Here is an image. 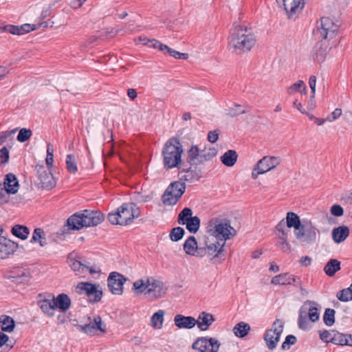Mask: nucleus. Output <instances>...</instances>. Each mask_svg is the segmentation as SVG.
I'll return each mask as SVG.
<instances>
[{"instance_id":"obj_12","label":"nucleus","mask_w":352,"mask_h":352,"mask_svg":"<svg viewBox=\"0 0 352 352\" xmlns=\"http://www.w3.org/2000/svg\"><path fill=\"white\" fill-rule=\"evenodd\" d=\"M294 235L302 245H312L318 239L317 228L311 221L303 220V226L295 232Z\"/></svg>"},{"instance_id":"obj_36","label":"nucleus","mask_w":352,"mask_h":352,"mask_svg":"<svg viewBox=\"0 0 352 352\" xmlns=\"http://www.w3.org/2000/svg\"><path fill=\"white\" fill-rule=\"evenodd\" d=\"M201 177V173L199 169L197 168H195L194 169L190 168L181 175L180 179L186 182H194L198 181Z\"/></svg>"},{"instance_id":"obj_33","label":"nucleus","mask_w":352,"mask_h":352,"mask_svg":"<svg viewBox=\"0 0 352 352\" xmlns=\"http://www.w3.org/2000/svg\"><path fill=\"white\" fill-rule=\"evenodd\" d=\"M296 281V277L288 273L280 274L272 278L271 283L277 285H291Z\"/></svg>"},{"instance_id":"obj_6","label":"nucleus","mask_w":352,"mask_h":352,"mask_svg":"<svg viewBox=\"0 0 352 352\" xmlns=\"http://www.w3.org/2000/svg\"><path fill=\"white\" fill-rule=\"evenodd\" d=\"M45 157L46 166L43 164L35 166L34 170L43 188L50 189L55 185L54 177L52 173L54 167V149L50 144H47Z\"/></svg>"},{"instance_id":"obj_45","label":"nucleus","mask_w":352,"mask_h":352,"mask_svg":"<svg viewBox=\"0 0 352 352\" xmlns=\"http://www.w3.org/2000/svg\"><path fill=\"white\" fill-rule=\"evenodd\" d=\"M201 151L204 164L212 160L217 155V149L213 146L204 147Z\"/></svg>"},{"instance_id":"obj_15","label":"nucleus","mask_w":352,"mask_h":352,"mask_svg":"<svg viewBox=\"0 0 352 352\" xmlns=\"http://www.w3.org/2000/svg\"><path fill=\"white\" fill-rule=\"evenodd\" d=\"M320 37L324 41L332 40L339 31V26L332 19L323 16L320 19V26L318 28Z\"/></svg>"},{"instance_id":"obj_60","label":"nucleus","mask_w":352,"mask_h":352,"mask_svg":"<svg viewBox=\"0 0 352 352\" xmlns=\"http://www.w3.org/2000/svg\"><path fill=\"white\" fill-rule=\"evenodd\" d=\"M331 213L336 217H341L344 213V210L340 205L335 204L331 208Z\"/></svg>"},{"instance_id":"obj_40","label":"nucleus","mask_w":352,"mask_h":352,"mask_svg":"<svg viewBox=\"0 0 352 352\" xmlns=\"http://www.w3.org/2000/svg\"><path fill=\"white\" fill-rule=\"evenodd\" d=\"M12 234L16 237L26 240L30 234V230L28 227L21 225H15L11 230Z\"/></svg>"},{"instance_id":"obj_42","label":"nucleus","mask_w":352,"mask_h":352,"mask_svg":"<svg viewBox=\"0 0 352 352\" xmlns=\"http://www.w3.org/2000/svg\"><path fill=\"white\" fill-rule=\"evenodd\" d=\"M67 263L69 264L72 270L78 276H81L86 267V265H83L80 261L75 260L70 256H67Z\"/></svg>"},{"instance_id":"obj_13","label":"nucleus","mask_w":352,"mask_h":352,"mask_svg":"<svg viewBox=\"0 0 352 352\" xmlns=\"http://www.w3.org/2000/svg\"><path fill=\"white\" fill-rule=\"evenodd\" d=\"M186 189L185 184L181 182L171 183L166 189L162 196V201L164 205L173 206L176 204Z\"/></svg>"},{"instance_id":"obj_32","label":"nucleus","mask_w":352,"mask_h":352,"mask_svg":"<svg viewBox=\"0 0 352 352\" xmlns=\"http://www.w3.org/2000/svg\"><path fill=\"white\" fill-rule=\"evenodd\" d=\"M285 220L286 221L287 228H293L294 229V233L303 226V222H301L299 216L293 212H287Z\"/></svg>"},{"instance_id":"obj_54","label":"nucleus","mask_w":352,"mask_h":352,"mask_svg":"<svg viewBox=\"0 0 352 352\" xmlns=\"http://www.w3.org/2000/svg\"><path fill=\"white\" fill-rule=\"evenodd\" d=\"M10 158V153L6 147L0 149V164H6L8 162Z\"/></svg>"},{"instance_id":"obj_57","label":"nucleus","mask_w":352,"mask_h":352,"mask_svg":"<svg viewBox=\"0 0 352 352\" xmlns=\"http://www.w3.org/2000/svg\"><path fill=\"white\" fill-rule=\"evenodd\" d=\"M52 240L56 243L63 241L65 239L64 230L57 231L52 234Z\"/></svg>"},{"instance_id":"obj_9","label":"nucleus","mask_w":352,"mask_h":352,"mask_svg":"<svg viewBox=\"0 0 352 352\" xmlns=\"http://www.w3.org/2000/svg\"><path fill=\"white\" fill-rule=\"evenodd\" d=\"M307 316L311 322L318 320L319 312L318 304L316 302L307 300L299 310L298 324L299 328L302 330H307L309 328V323L307 318Z\"/></svg>"},{"instance_id":"obj_10","label":"nucleus","mask_w":352,"mask_h":352,"mask_svg":"<svg viewBox=\"0 0 352 352\" xmlns=\"http://www.w3.org/2000/svg\"><path fill=\"white\" fill-rule=\"evenodd\" d=\"M281 164V159L278 156L265 155L260 159L254 166L251 177L256 179L259 175L265 174L274 170Z\"/></svg>"},{"instance_id":"obj_14","label":"nucleus","mask_w":352,"mask_h":352,"mask_svg":"<svg viewBox=\"0 0 352 352\" xmlns=\"http://www.w3.org/2000/svg\"><path fill=\"white\" fill-rule=\"evenodd\" d=\"M320 339L324 342L337 345L352 346V335L344 334L334 330H323L320 333Z\"/></svg>"},{"instance_id":"obj_11","label":"nucleus","mask_w":352,"mask_h":352,"mask_svg":"<svg viewBox=\"0 0 352 352\" xmlns=\"http://www.w3.org/2000/svg\"><path fill=\"white\" fill-rule=\"evenodd\" d=\"M75 292L78 295H85L92 304L100 302L103 295L101 286L90 282L78 283L75 287Z\"/></svg>"},{"instance_id":"obj_30","label":"nucleus","mask_w":352,"mask_h":352,"mask_svg":"<svg viewBox=\"0 0 352 352\" xmlns=\"http://www.w3.org/2000/svg\"><path fill=\"white\" fill-rule=\"evenodd\" d=\"M30 243L33 244H38L41 248H44L47 245V240L46 233L41 228H34Z\"/></svg>"},{"instance_id":"obj_47","label":"nucleus","mask_w":352,"mask_h":352,"mask_svg":"<svg viewBox=\"0 0 352 352\" xmlns=\"http://www.w3.org/2000/svg\"><path fill=\"white\" fill-rule=\"evenodd\" d=\"M336 311L333 309H326L323 315V320L327 326L331 327L335 323Z\"/></svg>"},{"instance_id":"obj_18","label":"nucleus","mask_w":352,"mask_h":352,"mask_svg":"<svg viewBox=\"0 0 352 352\" xmlns=\"http://www.w3.org/2000/svg\"><path fill=\"white\" fill-rule=\"evenodd\" d=\"M284 10L289 19H296L302 12L305 0H281Z\"/></svg>"},{"instance_id":"obj_55","label":"nucleus","mask_w":352,"mask_h":352,"mask_svg":"<svg viewBox=\"0 0 352 352\" xmlns=\"http://www.w3.org/2000/svg\"><path fill=\"white\" fill-rule=\"evenodd\" d=\"M342 114V111L340 108L335 109L333 112L329 114L326 120L327 122H333L335 120H336L338 118H340Z\"/></svg>"},{"instance_id":"obj_38","label":"nucleus","mask_w":352,"mask_h":352,"mask_svg":"<svg viewBox=\"0 0 352 352\" xmlns=\"http://www.w3.org/2000/svg\"><path fill=\"white\" fill-rule=\"evenodd\" d=\"M287 93L289 96H292L296 93H300L302 95H305L307 94L306 85L302 80H299L287 88Z\"/></svg>"},{"instance_id":"obj_52","label":"nucleus","mask_w":352,"mask_h":352,"mask_svg":"<svg viewBox=\"0 0 352 352\" xmlns=\"http://www.w3.org/2000/svg\"><path fill=\"white\" fill-rule=\"evenodd\" d=\"M287 226L285 219H282L276 226V230L278 232V236H287Z\"/></svg>"},{"instance_id":"obj_27","label":"nucleus","mask_w":352,"mask_h":352,"mask_svg":"<svg viewBox=\"0 0 352 352\" xmlns=\"http://www.w3.org/2000/svg\"><path fill=\"white\" fill-rule=\"evenodd\" d=\"M174 322L179 329H192L196 325L197 321L192 316L177 314L174 318Z\"/></svg>"},{"instance_id":"obj_31","label":"nucleus","mask_w":352,"mask_h":352,"mask_svg":"<svg viewBox=\"0 0 352 352\" xmlns=\"http://www.w3.org/2000/svg\"><path fill=\"white\" fill-rule=\"evenodd\" d=\"M349 228L346 226L335 228L332 230V239L336 243L343 242L349 235Z\"/></svg>"},{"instance_id":"obj_34","label":"nucleus","mask_w":352,"mask_h":352,"mask_svg":"<svg viewBox=\"0 0 352 352\" xmlns=\"http://www.w3.org/2000/svg\"><path fill=\"white\" fill-rule=\"evenodd\" d=\"M165 311L160 309L155 312L151 317L150 325L155 329L160 330L162 329L164 322Z\"/></svg>"},{"instance_id":"obj_3","label":"nucleus","mask_w":352,"mask_h":352,"mask_svg":"<svg viewBox=\"0 0 352 352\" xmlns=\"http://www.w3.org/2000/svg\"><path fill=\"white\" fill-rule=\"evenodd\" d=\"M256 42V36L251 29L239 26L231 32L228 46L232 52L242 54L250 52Z\"/></svg>"},{"instance_id":"obj_20","label":"nucleus","mask_w":352,"mask_h":352,"mask_svg":"<svg viewBox=\"0 0 352 352\" xmlns=\"http://www.w3.org/2000/svg\"><path fill=\"white\" fill-rule=\"evenodd\" d=\"M41 27V25L25 23L21 25H7L0 26V33L9 32L14 35H23L36 30Z\"/></svg>"},{"instance_id":"obj_35","label":"nucleus","mask_w":352,"mask_h":352,"mask_svg":"<svg viewBox=\"0 0 352 352\" xmlns=\"http://www.w3.org/2000/svg\"><path fill=\"white\" fill-rule=\"evenodd\" d=\"M238 159V154L234 150H228L225 152L220 157L221 162L223 164L228 167L233 166Z\"/></svg>"},{"instance_id":"obj_50","label":"nucleus","mask_w":352,"mask_h":352,"mask_svg":"<svg viewBox=\"0 0 352 352\" xmlns=\"http://www.w3.org/2000/svg\"><path fill=\"white\" fill-rule=\"evenodd\" d=\"M32 135V131L30 129L23 128L19 130L16 139L19 142H25L29 140Z\"/></svg>"},{"instance_id":"obj_62","label":"nucleus","mask_w":352,"mask_h":352,"mask_svg":"<svg viewBox=\"0 0 352 352\" xmlns=\"http://www.w3.org/2000/svg\"><path fill=\"white\" fill-rule=\"evenodd\" d=\"M10 69L6 66L0 65V82L5 80L10 74Z\"/></svg>"},{"instance_id":"obj_16","label":"nucleus","mask_w":352,"mask_h":352,"mask_svg":"<svg viewBox=\"0 0 352 352\" xmlns=\"http://www.w3.org/2000/svg\"><path fill=\"white\" fill-rule=\"evenodd\" d=\"M283 322L280 320L276 319L274 322L272 329L265 332L264 340L269 349L273 350L276 348L283 331Z\"/></svg>"},{"instance_id":"obj_26","label":"nucleus","mask_w":352,"mask_h":352,"mask_svg":"<svg viewBox=\"0 0 352 352\" xmlns=\"http://www.w3.org/2000/svg\"><path fill=\"white\" fill-rule=\"evenodd\" d=\"M331 47L326 45L324 43L316 45L312 52L313 59L320 64L324 63Z\"/></svg>"},{"instance_id":"obj_48","label":"nucleus","mask_w":352,"mask_h":352,"mask_svg":"<svg viewBox=\"0 0 352 352\" xmlns=\"http://www.w3.org/2000/svg\"><path fill=\"white\" fill-rule=\"evenodd\" d=\"M184 232V228L181 227L174 228L170 232V239L174 242L179 241L183 238Z\"/></svg>"},{"instance_id":"obj_56","label":"nucleus","mask_w":352,"mask_h":352,"mask_svg":"<svg viewBox=\"0 0 352 352\" xmlns=\"http://www.w3.org/2000/svg\"><path fill=\"white\" fill-rule=\"evenodd\" d=\"M219 131L216 129L214 131H210L208 133L207 139L208 142H210L212 144L215 143L217 142L219 139Z\"/></svg>"},{"instance_id":"obj_43","label":"nucleus","mask_w":352,"mask_h":352,"mask_svg":"<svg viewBox=\"0 0 352 352\" xmlns=\"http://www.w3.org/2000/svg\"><path fill=\"white\" fill-rule=\"evenodd\" d=\"M201 221L197 216H194L185 223L186 229L192 234H195L199 229Z\"/></svg>"},{"instance_id":"obj_39","label":"nucleus","mask_w":352,"mask_h":352,"mask_svg":"<svg viewBox=\"0 0 352 352\" xmlns=\"http://www.w3.org/2000/svg\"><path fill=\"white\" fill-rule=\"evenodd\" d=\"M340 270V262L336 259H330L324 267L325 274L329 276H333Z\"/></svg>"},{"instance_id":"obj_25","label":"nucleus","mask_w":352,"mask_h":352,"mask_svg":"<svg viewBox=\"0 0 352 352\" xmlns=\"http://www.w3.org/2000/svg\"><path fill=\"white\" fill-rule=\"evenodd\" d=\"M188 162L191 166H198L204 164L202 151L197 145H192L187 152Z\"/></svg>"},{"instance_id":"obj_22","label":"nucleus","mask_w":352,"mask_h":352,"mask_svg":"<svg viewBox=\"0 0 352 352\" xmlns=\"http://www.w3.org/2000/svg\"><path fill=\"white\" fill-rule=\"evenodd\" d=\"M219 341L214 338L201 337L197 338L192 344V348L199 352H210L211 349L218 345Z\"/></svg>"},{"instance_id":"obj_1","label":"nucleus","mask_w":352,"mask_h":352,"mask_svg":"<svg viewBox=\"0 0 352 352\" xmlns=\"http://www.w3.org/2000/svg\"><path fill=\"white\" fill-rule=\"evenodd\" d=\"M37 306L47 317H54L56 314L58 324H64L66 320V294L55 296L51 292H43L36 298Z\"/></svg>"},{"instance_id":"obj_51","label":"nucleus","mask_w":352,"mask_h":352,"mask_svg":"<svg viewBox=\"0 0 352 352\" xmlns=\"http://www.w3.org/2000/svg\"><path fill=\"white\" fill-rule=\"evenodd\" d=\"M67 172L72 174H75L78 171V166L75 160V157L72 155H67Z\"/></svg>"},{"instance_id":"obj_19","label":"nucleus","mask_w":352,"mask_h":352,"mask_svg":"<svg viewBox=\"0 0 352 352\" xmlns=\"http://www.w3.org/2000/svg\"><path fill=\"white\" fill-rule=\"evenodd\" d=\"M79 329L87 334H95L99 331L102 334H104L107 332V326L102 322L100 316H94L93 321L84 325H80Z\"/></svg>"},{"instance_id":"obj_23","label":"nucleus","mask_w":352,"mask_h":352,"mask_svg":"<svg viewBox=\"0 0 352 352\" xmlns=\"http://www.w3.org/2000/svg\"><path fill=\"white\" fill-rule=\"evenodd\" d=\"M226 242L223 240H217L214 242L206 241V254L208 252L210 259L216 258L223 252Z\"/></svg>"},{"instance_id":"obj_2","label":"nucleus","mask_w":352,"mask_h":352,"mask_svg":"<svg viewBox=\"0 0 352 352\" xmlns=\"http://www.w3.org/2000/svg\"><path fill=\"white\" fill-rule=\"evenodd\" d=\"M132 291L135 295L144 294L153 300H158L166 296L168 287L160 278L144 276L133 282Z\"/></svg>"},{"instance_id":"obj_29","label":"nucleus","mask_w":352,"mask_h":352,"mask_svg":"<svg viewBox=\"0 0 352 352\" xmlns=\"http://www.w3.org/2000/svg\"><path fill=\"white\" fill-rule=\"evenodd\" d=\"M196 324L201 331H206L209 327L214 322L215 319L211 314L205 311L201 312L196 320Z\"/></svg>"},{"instance_id":"obj_49","label":"nucleus","mask_w":352,"mask_h":352,"mask_svg":"<svg viewBox=\"0 0 352 352\" xmlns=\"http://www.w3.org/2000/svg\"><path fill=\"white\" fill-rule=\"evenodd\" d=\"M278 239L280 241L276 243L277 247L284 253H290L292 247L287 241V236L279 237Z\"/></svg>"},{"instance_id":"obj_44","label":"nucleus","mask_w":352,"mask_h":352,"mask_svg":"<svg viewBox=\"0 0 352 352\" xmlns=\"http://www.w3.org/2000/svg\"><path fill=\"white\" fill-rule=\"evenodd\" d=\"M336 297L342 302L352 300V283L349 287L343 289L338 292Z\"/></svg>"},{"instance_id":"obj_37","label":"nucleus","mask_w":352,"mask_h":352,"mask_svg":"<svg viewBox=\"0 0 352 352\" xmlns=\"http://www.w3.org/2000/svg\"><path fill=\"white\" fill-rule=\"evenodd\" d=\"M250 329L251 327L248 323L240 322L234 325L232 331L236 338H243L249 333Z\"/></svg>"},{"instance_id":"obj_24","label":"nucleus","mask_w":352,"mask_h":352,"mask_svg":"<svg viewBox=\"0 0 352 352\" xmlns=\"http://www.w3.org/2000/svg\"><path fill=\"white\" fill-rule=\"evenodd\" d=\"M17 248V245L11 240L0 238V259H4L12 254Z\"/></svg>"},{"instance_id":"obj_58","label":"nucleus","mask_w":352,"mask_h":352,"mask_svg":"<svg viewBox=\"0 0 352 352\" xmlns=\"http://www.w3.org/2000/svg\"><path fill=\"white\" fill-rule=\"evenodd\" d=\"M296 342V338L294 336L289 335L286 337L285 342L282 344V348L283 349H289V346L295 344Z\"/></svg>"},{"instance_id":"obj_21","label":"nucleus","mask_w":352,"mask_h":352,"mask_svg":"<svg viewBox=\"0 0 352 352\" xmlns=\"http://www.w3.org/2000/svg\"><path fill=\"white\" fill-rule=\"evenodd\" d=\"M184 252L189 256L203 257L206 255V249L199 248L194 236H189L183 244Z\"/></svg>"},{"instance_id":"obj_59","label":"nucleus","mask_w":352,"mask_h":352,"mask_svg":"<svg viewBox=\"0 0 352 352\" xmlns=\"http://www.w3.org/2000/svg\"><path fill=\"white\" fill-rule=\"evenodd\" d=\"M317 78L316 76H311L309 79V86L311 89V98H315Z\"/></svg>"},{"instance_id":"obj_53","label":"nucleus","mask_w":352,"mask_h":352,"mask_svg":"<svg viewBox=\"0 0 352 352\" xmlns=\"http://www.w3.org/2000/svg\"><path fill=\"white\" fill-rule=\"evenodd\" d=\"M153 199L151 194L143 195L142 193L138 192L134 195V199L138 202H148Z\"/></svg>"},{"instance_id":"obj_61","label":"nucleus","mask_w":352,"mask_h":352,"mask_svg":"<svg viewBox=\"0 0 352 352\" xmlns=\"http://www.w3.org/2000/svg\"><path fill=\"white\" fill-rule=\"evenodd\" d=\"M16 129L11 131H6L0 133V146L3 144L6 140L16 131Z\"/></svg>"},{"instance_id":"obj_28","label":"nucleus","mask_w":352,"mask_h":352,"mask_svg":"<svg viewBox=\"0 0 352 352\" xmlns=\"http://www.w3.org/2000/svg\"><path fill=\"white\" fill-rule=\"evenodd\" d=\"M19 187V185L16 177L12 173L6 175L4 180L5 193L15 194L18 191Z\"/></svg>"},{"instance_id":"obj_7","label":"nucleus","mask_w":352,"mask_h":352,"mask_svg":"<svg viewBox=\"0 0 352 352\" xmlns=\"http://www.w3.org/2000/svg\"><path fill=\"white\" fill-rule=\"evenodd\" d=\"M206 230L210 236L219 238V240L225 242L236 234V230L230 225L229 220L217 217L211 218L208 221Z\"/></svg>"},{"instance_id":"obj_41","label":"nucleus","mask_w":352,"mask_h":352,"mask_svg":"<svg viewBox=\"0 0 352 352\" xmlns=\"http://www.w3.org/2000/svg\"><path fill=\"white\" fill-rule=\"evenodd\" d=\"M1 330L5 332L11 333L15 327V322L12 318L8 316H1L0 318Z\"/></svg>"},{"instance_id":"obj_8","label":"nucleus","mask_w":352,"mask_h":352,"mask_svg":"<svg viewBox=\"0 0 352 352\" xmlns=\"http://www.w3.org/2000/svg\"><path fill=\"white\" fill-rule=\"evenodd\" d=\"M182 146L176 138H170L165 144L162 155L164 164L168 168L176 167L182 161Z\"/></svg>"},{"instance_id":"obj_64","label":"nucleus","mask_w":352,"mask_h":352,"mask_svg":"<svg viewBox=\"0 0 352 352\" xmlns=\"http://www.w3.org/2000/svg\"><path fill=\"white\" fill-rule=\"evenodd\" d=\"M312 258L309 256H304L300 258V263L305 267H307L311 264Z\"/></svg>"},{"instance_id":"obj_63","label":"nucleus","mask_w":352,"mask_h":352,"mask_svg":"<svg viewBox=\"0 0 352 352\" xmlns=\"http://www.w3.org/2000/svg\"><path fill=\"white\" fill-rule=\"evenodd\" d=\"M87 1V0H75L74 1H71L70 6L72 8L77 10L80 8Z\"/></svg>"},{"instance_id":"obj_46","label":"nucleus","mask_w":352,"mask_h":352,"mask_svg":"<svg viewBox=\"0 0 352 352\" xmlns=\"http://www.w3.org/2000/svg\"><path fill=\"white\" fill-rule=\"evenodd\" d=\"M192 217V210L190 208H184L178 215V223L184 226L188 220Z\"/></svg>"},{"instance_id":"obj_4","label":"nucleus","mask_w":352,"mask_h":352,"mask_svg":"<svg viewBox=\"0 0 352 352\" xmlns=\"http://www.w3.org/2000/svg\"><path fill=\"white\" fill-rule=\"evenodd\" d=\"M104 219V214L99 210H84L67 218V228L73 230H79L84 228L96 226Z\"/></svg>"},{"instance_id":"obj_5","label":"nucleus","mask_w":352,"mask_h":352,"mask_svg":"<svg viewBox=\"0 0 352 352\" xmlns=\"http://www.w3.org/2000/svg\"><path fill=\"white\" fill-rule=\"evenodd\" d=\"M140 215L139 207L134 203H124L116 210L108 214V220L112 225L127 226Z\"/></svg>"},{"instance_id":"obj_17","label":"nucleus","mask_w":352,"mask_h":352,"mask_svg":"<svg viewBox=\"0 0 352 352\" xmlns=\"http://www.w3.org/2000/svg\"><path fill=\"white\" fill-rule=\"evenodd\" d=\"M127 278L122 274L117 272H112L107 278V285L109 291L113 295L121 296L124 292V284Z\"/></svg>"}]
</instances>
